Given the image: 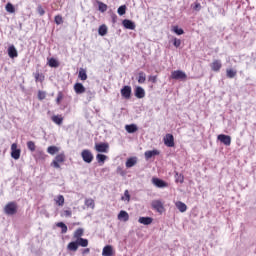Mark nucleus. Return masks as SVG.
Masks as SVG:
<instances>
[{
	"instance_id": "obj_1",
	"label": "nucleus",
	"mask_w": 256,
	"mask_h": 256,
	"mask_svg": "<svg viewBox=\"0 0 256 256\" xmlns=\"http://www.w3.org/2000/svg\"><path fill=\"white\" fill-rule=\"evenodd\" d=\"M65 153H60L55 156L54 160L51 162V167L54 169H61V163H65Z\"/></svg>"
},
{
	"instance_id": "obj_2",
	"label": "nucleus",
	"mask_w": 256,
	"mask_h": 256,
	"mask_svg": "<svg viewBox=\"0 0 256 256\" xmlns=\"http://www.w3.org/2000/svg\"><path fill=\"white\" fill-rule=\"evenodd\" d=\"M81 157L84 163H93L94 156L91 150L89 149L82 150Z\"/></svg>"
},
{
	"instance_id": "obj_3",
	"label": "nucleus",
	"mask_w": 256,
	"mask_h": 256,
	"mask_svg": "<svg viewBox=\"0 0 256 256\" xmlns=\"http://www.w3.org/2000/svg\"><path fill=\"white\" fill-rule=\"evenodd\" d=\"M4 212L6 215H15L17 213V203L16 202H9L4 207Z\"/></svg>"
},
{
	"instance_id": "obj_4",
	"label": "nucleus",
	"mask_w": 256,
	"mask_h": 256,
	"mask_svg": "<svg viewBox=\"0 0 256 256\" xmlns=\"http://www.w3.org/2000/svg\"><path fill=\"white\" fill-rule=\"evenodd\" d=\"M11 157L15 159V161L21 158V149L18 148L17 143L11 145Z\"/></svg>"
},
{
	"instance_id": "obj_5",
	"label": "nucleus",
	"mask_w": 256,
	"mask_h": 256,
	"mask_svg": "<svg viewBox=\"0 0 256 256\" xmlns=\"http://www.w3.org/2000/svg\"><path fill=\"white\" fill-rule=\"evenodd\" d=\"M163 141L166 147H175V137H173V134H166Z\"/></svg>"
},
{
	"instance_id": "obj_6",
	"label": "nucleus",
	"mask_w": 256,
	"mask_h": 256,
	"mask_svg": "<svg viewBox=\"0 0 256 256\" xmlns=\"http://www.w3.org/2000/svg\"><path fill=\"white\" fill-rule=\"evenodd\" d=\"M152 209L157 211L158 213H163L165 211V206H163V202L161 200H154L152 201Z\"/></svg>"
},
{
	"instance_id": "obj_7",
	"label": "nucleus",
	"mask_w": 256,
	"mask_h": 256,
	"mask_svg": "<svg viewBox=\"0 0 256 256\" xmlns=\"http://www.w3.org/2000/svg\"><path fill=\"white\" fill-rule=\"evenodd\" d=\"M95 150L97 153H107L109 151V144L108 143H96Z\"/></svg>"
},
{
	"instance_id": "obj_8",
	"label": "nucleus",
	"mask_w": 256,
	"mask_h": 256,
	"mask_svg": "<svg viewBox=\"0 0 256 256\" xmlns=\"http://www.w3.org/2000/svg\"><path fill=\"white\" fill-rule=\"evenodd\" d=\"M171 79H182V80H185L187 79V74H185V72L181 71V70H176V71H173L171 73Z\"/></svg>"
},
{
	"instance_id": "obj_9",
	"label": "nucleus",
	"mask_w": 256,
	"mask_h": 256,
	"mask_svg": "<svg viewBox=\"0 0 256 256\" xmlns=\"http://www.w3.org/2000/svg\"><path fill=\"white\" fill-rule=\"evenodd\" d=\"M210 67L214 73H219L221 71V67H223V64L221 63V60H213Z\"/></svg>"
},
{
	"instance_id": "obj_10",
	"label": "nucleus",
	"mask_w": 256,
	"mask_h": 256,
	"mask_svg": "<svg viewBox=\"0 0 256 256\" xmlns=\"http://www.w3.org/2000/svg\"><path fill=\"white\" fill-rule=\"evenodd\" d=\"M218 141L226 145V147H229V145H231V136L220 134L218 135Z\"/></svg>"
},
{
	"instance_id": "obj_11",
	"label": "nucleus",
	"mask_w": 256,
	"mask_h": 256,
	"mask_svg": "<svg viewBox=\"0 0 256 256\" xmlns=\"http://www.w3.org/2000/svg\"><path fill=\"white\" fill-rule=\"evenodd\" d=\"M152 183L153 185H155L156 187H158L159 189H163L165 187H169V184L159 178H153L152 179Z\"/></svg>"
},
{
	"instance_id": "obj_12",
	"label": "nucleus",
	"mask_w": 256,
	"mask_h": 256,
	"mask_svg": "<svg viewBox=\"0 0 256 256\" xmlns=\"http://www.w3.org/2000/svg\"><path fill=\"white\" fill-rule=\"evenodd\" d=\"M131 86H124L121 90H120V93H121V96L124 98V99H131Z\"/></svg>"
},
{
	"instance_id": "obj_13",
	"label": "nucleus",
	"mask_w": 256,
	"mask_h": 256,
	"mask_svg": "<svg viewBox=\"0 0 256 256\" xmlns=\"http://www.w3.org/2000/svg\"><path fill=\"white\" fill-rule=\"evenodd\" d=\"M122 25L123 27H125V29H130L131 31H135V22L129 20V19H124L122 21Z\"/></svg>"
},
{
	"instance_id": "obj_14",
	"label": "nucleus",
	"mask_w": 256,
	"mask_h": 256,
	"mask_svg": "<svg viewBox=\"0 0 256 256\" xmlns=\"http://www.w3.org/2000/svg\"><path fill=\"white\" fill-rule=\"evenodd\" d=\"M8 56L10 59H15L16 57H19V53L17 52V48H15V45H11L8 47Z\"/></svg>"
},
{
	"instance_id": "obj_15",
	"label": "nucleus",
	"mask_w": 256,
	"mask_h": 256,
	"mask_svg": "<svg viewBox=\"0 0 256 256\" xmlns=\"http://www.w3.org/2000/svg\"><path fill=\"white\" fill-rule=\"evenodd\" d=\"M74 91L77 93V95H81L85 93V86H83L81 83H76L74 84Z\"/></svg>"
},
{
	"instance_id": "obj_16",
	"label": "nucleus",
	"mask_w": 256,
	"mask_h": 256,
	"mask_svg": "<svg viewBox=\"0 0 256 256\" xmlns=\"http://www.w3.org/2000/svg\"><path fill=\"white\" fill-rule=\"evenodd\" d=\"M175 207L180 211V213H185V211H187V204L181 201L175 202Z\"/></svg>"
},
{
	"instance_id": "obj_17",
	"label": "nucleus",
	"mask_w": 256,
	"mask_h": 256,
	"mask_svg": "<svg viewBox=\"0 0 256 256\" xmlns=\"http://www.w3.org/2000/svg\"><path fill=\"white\" fill-rule=\"evenodd\" d=\"M113 253V246L111 245H106L102 250L103 256H113Z\"/></svg>"
},
{
	"instance_id": "obj_18",
	"label": "nucleus",
	"mask_w": 256,
	"mask_h": 256,
	"mask_svg": "<svg viewBox=\"0 0 256 256\" xmlns=\"http://www.w3.org/2000/svg\"><path fill=\"white\" fill-rule=\"evenodd\" d=\"M118 219L119 221H124V222L129 221V213H127V211L125 210H121L118 214Z\"/></svg>"
},
{
	"instance_id": "obj_19",
	"label": "nucleus",
	"mask_w": 256,
	"mask_h": 256,
	"mask_svg": "<svg viewBox=\"0 0 256 256\" xmlns=\"http://www.w3.org/2000/svg\"><path fill=\"white\" fill-rule=\"evenodd\" d=\"M137 165V157L128 158L126 161L127 169H131V167H135Z\"/></svg>"
},
{
	"instance_id": "obj_20",
	"label": "nucleus",
	"mask_w": 256,
	"mask_h": 256,
	"mask_svg": "<svg viewBox=\"0 0 256 256\" xmlns=\"http://www.w3.org/2000/svg\"><path fill=\"white\" fill-rule=\"evenodd\" d=\"M138 222L141 223V225H151V223H153V218H151V217H140L138 219Z\"/></svg>"
},
{
	"instance_id": "obj_21",
	"label": "nucleus",
	"mask_w": 256,
	"mask_h": 256,
	"mask_svg": "<svg viewBox=\"0 0 256 256\" xmlns=\"http://www.w3.org/2000/svg\"><path fill=\"white\" fill-rule=\"evenodd\" d=\"M135 97H137V99H143V97H145V90L138 86L135 90Z\"/></svg>"
},
{
	"instance_id": "obj_22",
	"label": "nucleus",
	"mask_w": 256,
	"mask_h": 256,
	"mask_svg": "<svg viewBox=\"0 0 256 256\" xmlns=\"http://www.w3.org/2000/svg\"><path fill=\"white\" fill-rule=\"evenodd\" d=\"M51 121L56 125H63V116L61 115H54L51 117Z\"/></svg>"
},
{
	"instance_id": "obj_23",
	"label": "nucleus",
	"mask_w": 256,
	"mask_h": 256,
	"mask_svg": "<svg viewBox=\"0 0 256 256\" xmlns=\"http://www.w3.org/2000/svg\"><path fill=\"white\" fill-rule=\"evenodd\" d=\"M146 159H151V157H155L156 155H159L158 150H149L144 153Z\"/></svg>"
},
{
	"instance_id": "obj_24",
	"label": "nucleus",
	"mask_w": 256,
	"mask_h": 256,
	"mask_svg": "<svg viewBox=\"0 0 256 256\" xmlns=\"http://www.w3.org/2000/svg\"><path fill=\"white\" fill-rule=\"evenodd\" d=\"M55 203L59 207H63V205H65V197L63 195H58L55 199Z\"/></svg>"
},
{
	"instance_id": "obj_25",
	"label": "nucleus",
	"mask_w": 256,
	"mask_h": 256,
	"mask_svg": "<svg viewBox=\"0 0 256 256\" xmlns=\"http://www.w3.org/2000/svg\"><path fill=\"white\" fill-rule=\"evenodd\" d=\"M76 243H78V247H87L89 245V240L85 238H78L76 240Z\"/></svg>"
},
{
	"instance_id": "obj_26",
	"label": "nucleus",
	"mask_w": 256,
	"mask_h": 256,
	"mask_svg": "<svg viewBox=\"0 0 256 256\" xmlns=\"http://www.w3.org/2000/svg\"><path fill=\"white\" fill-rule=\"evenodd\" d=\"M78 77L81 81H87V70L80 68Z\"/></svg>"
},
{
	"instance_id": "obj_27",
	"label": "nucleus",
	"mask_w": 256,
	"mask_h": 256,
	"mask_svg": "<svg viewBox=\"0 0 256 256\" xmlns=\"http://www.w3.org/2000/svg\"><path fill=\"white\" fill-rule=\"evenodd\" d=\"M125 129L127 133H136V131H138L137 125L135 124L126 125Z\"/></svg>"
},
{
	"instance_id": "obj_28",
	"label": "nucleus",
	"mask_w": 256,
	"mask_h": 256,
	"mask_svg": "<svg viewBox=\"0 0 256 256\" xmlns=\"http://www.w3.org/2000/svg\"><path fill=\"white\" fill-rule=\"evenodd\" d=\"M67 249H68V251H77V249H79V244L77 243V241L70 242L67 245Z\"/></svg>"
},
{
	"instance_id": "obj_29",
	"label": "nucleus",
	"mask_w": 256,
	"mask_h": 256,
	"mask_svg": "<svg viewBox=\"0 0 256 256\" xmlns=\"http://www.w3.org/2000/svg\"><path fill=\"white\" fill-rule=\"evenodd\" d=\"M237 76V71L236 70H233V69H227L226 70V77L228 79H233Z\"/></svg>"
},
{
	"instance_id": "obj_30",
	"label": "nucleus",
	"mask_w": 256,
	"mask_h": 256,
	"mask_svg": "<svg viewBox=\"0 0 256 256\" xmlns=\"http://www.w3.org/2000/svg\"><path fill=\"white\" fill-rule=\"evenodd\" d=\"M47 153H49V155H56V153H59V147H57V146H49L47 148Z\"/></svg>"
},
{
	"instance_id": "obj_31",
	"label": "nucleus",
	"mask_w": 256,
	"mask_h": 256,
	"mask_svg": "<svg viewBox=\"0 0 256 256\" xmlns=\"http://www.w3.org/2000/svg\"><path fill=\"white\" fill-rule=\"evenodd\" d=\"M83 233H84V230L83 228H78L75 232H74V239L78 240V239H81V237H83Z\"/></svg>"
},
{
	"instance_id": "obj_32",
	"label": "nucleus",
	"mask_w": 256,
	"mask_h": 256,
	"mask_svg": "<svg viewBox=\"0 0 256 256\" xmlns=\"http://www.w3.org/2000/svg\"><path fill=\"white\" fill-rule=\"evenodd\" d=\"M98 33L101 37H105V35H107V26L105 24L101 25L98 29Z\"/></svg>"
},
{
	"instance_id": "obj_33",
	"label": "nucleus",
	"mask_w": 256,
	"mask_h": 256,
	"mask_svg": "<svg viewBox=\"0 0 256 256\" xmlns=\"http://www.w3.org/2000/svg\"><path fill=\"white\" fill-rule=\"evenodd\" d=\"M147 81V76L145 75V72H139L138 73V83L143 84Z\"/></svg>"
},
{
	"instance_id": "obj_34",
	"label": "nucleus",
	"mask_w": 256,
	"mask_h": 256,
	"mask_svg": "<svg viewBox=\"0 0 256 256\" xmlns=\"http://www.w3.org/2000/svg\"><path fill=\"white\" fill-rule=\"evenodd\" d=\"M98 4V9L101 13H105V11H107V4L101 2V1H97Z\"/></svg>"
},
{
	"instance_id": "obj_35",
	"label": "nucleus",
	"mask_w": 256,
	"mask_h": 256,
	"mask_svg": "<svg viewBox=\"0 0 256 256\" xmlns=\"http://www.w3.org/2000/svg\"><path fill=\"white\" fill-rule=\"evenodd\" d=\"M35 157H36L37 160L44 161V159L47 158V155L43 151H37L36 154H35Z\"/></svg>"
},
{
	"instance_id": "obj_36",
	"label": "nucleus",
	"mask_w": 256,
	"mask_h": 256,
	"mask_svg": "<svg viewBox=\"0 0 256 256\" xmlns=\"http://www.w3.org/2000/svg\"><path fill=\"white\" fill-rule=\"evenodd\" d=\"M86 207H90V209H95V200L92 198H88L85 200Z\"/></svg>"
},
{
	"instance_id": "obj_37",
	"label": "nucleus",
	"mask_w": 256,
	"mask_h": 256,
	"mask_svg": "<svg viewBox=\"0 0 256 256\" xmlns=\"http://www.w3.org/2000/svg\"><path fill=\"white\" fill-rule=\"evenodd\" d=\"M172 31L173 33H175L176 35H183L185 33V31L183 30V28H179V26H172Z\"/></svg>"
},
{
	"instance_id": "obj_38",
	"label": "nucleus",
	"mask_w": 256,
	"mask_h": 256,
	"mask_svg": "<svg viewBox=\"0 0 256 256\" xmlns=\"http://www.w3.org/2000/svg\"><path fill=\"white\" fill-rule=\"evenodd\" d=\"M48 65H49V67L57 68V67H59V61H57L55 58H50L48 60Z\"/></svg>"
},
{
	"instance_id": "obj_39",
	"label": "nucleus",
	"mask_w": 256,
	"mask_h": 256,
	"mask_svg": "<svg viewBox=\"0 0 256 256\" xmlns=\"http://www.w3.org/2000/svg\"><path fill=\"white\" fill-rule=\"evenodd\" d=\"M96 159L98 163H105V161H107V156L105 154H97L96 155Z\"/></svg>"
},
{
	"instance_id": "obj_40",
	"label": "nucleus",
	"mask_w": 256,
	"mask_h": 256,
	"mask_svg": "<svg viewBox=\"0 0 256 256\" xmlns=\"http://www.w3.org/2000/svg\"><path fill=\"white\" fill-rule=\"evenodd\" d=\"M56 227H60L62 234L67 233V225L65 223L58 222V223H56Z\"/></svg>"
},
{
	"instance_id": "obj_41",
	"label": "nucleus",
	"mask_w": 256,
	"mask_h": 256,
	"mask_svg": "<svg viewBox=\"0 0 256 256\" xmlns=\"http://www.w3.org/2000/svg\"><path fill=\"white\" fill-rule=\"evenodd\" d=\"M5 9L7 13H15V6L11 4V2H8L5 6Z\"/></svg>"
},
{
	"instance_id": "obj_42",
	"label": "nucleus",
	"mask_w": 256,
	"mask_h": 256,
	"mask_svg": "<svg viewBox=\"0 0 256 256\" xmlns=\"http://www.w3.org/2000/svg\"><path fill=\"white\" fill-rule=\"evenodd\" d=\"M34 77H35L36 83H37L38 81H40V83H43V81L45 80V76H43V75L40 74L39 72H36V73L34 74Z\"/></svg>"
},
{
	"instance_id": "obj_43",
	"label": "nucleus",
	"mask_w": 256,
	"mask_h": 256,
	"mask_svg": "<svg viewBox=\"0 0 256 256\" xmlns=\"http://www.w3.org/2000/svg\"><path fill=\"white\" fill-rule=\"evenodd\" d=\"M27 147H28L29 151H31L32 153L35 152V149H37V146L35 145V142H33V141H28Z\"/></svg>"
},
{
	"instance_id": "obj_44",
	"label": "nucleus",
	"mask_w": 256,
	"mask_h": 256,
	"mask_svg": "<svg viewBox=\"0 0 256 256\" xmlns=\"http://www.w3.org/2000/svg\"><path fill=\"white\" fill-rule=\"evenodd\" d=\"M122 201H131V195L129 194V190H125L124 196L121 197Z\"/></svg>"
},
{
	"instance_id": "obj_45",
	"label": "nucleus",
	"mask_w": 256,
	"mask_h": 256,
	"mask_svg": "<svg viewBox=\"0 0 256 256\" xmlns=\"http://www.w3.org/2000/svg\"><path fill=\"white\" fill-rule=\"evenodd\" d=\"M185 176L183 174L176 173V183H184Z\"/></svg>"
},
{
	"instance_id": "obj_46",
	"label": "nucleus",
	"mask_w": 256,
	"mask_h": 256,
	"mask_svg": "<svg viewBox=\"0 0 256 256\" xmlns=\"http://www.w3.org/2000/svg\"><path fill=\"white\" fill-rule=\"evenodd\" d=\"M46 97H47V92L41 91V90L38 91V99H39V101H43V99H45Z\"/></svg>"
},
{
	"instance_id": "obj_47",
	"label": "nucleus",
	"mask_w": 256,
	"mask_h": 256,
	"mask_svg": "<svg viewBox=\"0 0 256 256\" xmlns=\"http://www.w3.org/2000/svg\"><path fill=\"white\" fill-rule=\"evenodd\" d=\"M54 21L56 25H61L63 23V16L62 15H56L54 18Z\"/></svg>"
},
{
	"instance_id": "obj_48",
	"label": "nucleus",
	"mask_w": 256,
	"mask_h": 256,
	"mask_svg": "<svg viewBox=\"0 0 256 256\" xmlns=\"http://www.w3.org/2000/svg\"><path fill=\"white\" fill-rule=\"evenodd\" d=\"M63 97H64L63 92H61V91L58 92L57 98H56L57 105H61V101H63Z\"/></svg>"
},
{
	"instance_id": "obj_49",
	"label": "nucleus",
	"mask_w": 256,
	"mask_h": 256,
	"mask_svg": "<svg viewBox=\"0 0 256 256\" xmlns=\"http://www.w3.org/2000/svg\"><path fill=\"white\" fill-rule=\"evenodd\" d=\"M126 11H127V6L122 5L118 8V15H125Z\"/></svg>"
},
{
	"instance_id": "obj_50",
	"label": "nucleus",
	"mask_w": 256,
	"mask_h": 256,
	"mask_svg": "<svg viewBox=\"0 0 256 256\" xmlns=\"http://www.w3.org/2000/svg\"><path fill=\"white\" fill-rule=\"evenodd\" d=\"M173 45H174V47H176V48L181 47V39L174 38V39H173Z\"/></svg>"
},
{
	"instance_id": "obj_51",
	"label": "nucleus",
	"mask_w": 256,
	"mask_h": 256,
	"mask_svg": "<svg viewBox=\"0 0 256 256\" xmlns=\"http://www.w3.org/2000/svg\"><path fill=\"white\" fill-rule=\"evenodd\" d=\"M148 81H150V83H157V75L149 76Z\"/></svg>"
},
{
	"instance_id": "obj_52",
	"label": "nucleus",
	"mask_w": 256,
	"mask_h": 256,
	"mask_svg": "<svg viewBox=\"0 0 256 256\" xmlns=\"http://www.w3.org/2000/svg\"><path fill=\"white\" fill-rule=\"evenodd\" d=\"M37 11H38L39 15H41V16L45 15V9H43L42 6H38Z\"/></svg>"
},
{
	"instance_id": "obj_53",
	"label": "nucleus",
	"mask_w": 256,
	"mask_h": 256,
	"mask_svg": "<svg viewBox=\"0 0 256 256\" xmlns=\"http://www.w3.org/2000/svg\"><path fill=\"white\" fill-rule=\"evenodd\" d=\"M73 215V212L71 210H64V217H71Z\"/></svg>"
},
{
	"instance_id": "obj_54",
	"label": "nucleus",
	"mask_w": 256,
	"mask_h": 256,
	"mask_svg": "<svg viewBox=\"0 0 256 256\" xmlns=\"http://www.w3.org/2000/svg\"><path fill=\"white\" fill-rule=\"evenodd\" d=\"M193 9H194L195 11H199V9H201V4H200V3H196V4L194 5Z\"/></svg>"
},
{
	"instance_id": "obj_55",
	"label": "nucleus",
	"mask_w": 256,
	"mask_h": 256,
	"mask_svg": "<svg viewBox=\"0 0 256 256\" xmlns=\"http://www.w3.org/2000/svg\"><path fill=\"white\" fill-rule=\"evenodd\" d=\"M112 22L117 23V16L115 14L112 15Z\"/></svg>"
},
{
	"instance_id": "obj_56",
	"label": "nucleus",
	"mask_w": 256,
	"mask_h": 256,
	"mask_svg": "<svg viewBox=\"0 0 256 256\" xmlns=\"http://www.w3.org/2000/svg\"><path fill=\"white\" fill-rule=\"evenodd\" d=\"M91 251V249L86 248L83 250V255H87V253H89Z\"/></svg>"
}]
</instances>
